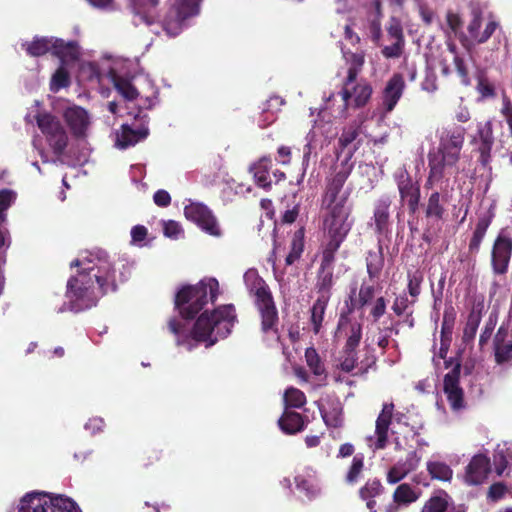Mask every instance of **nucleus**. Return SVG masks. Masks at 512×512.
<instances>
[{"label":"nucleus","mask_w":512,"mask_h":512,"mask_svg":"<svg viewBox=\"0 0 512 512\" xmlns=\"http://www.w3.org/2000/svg\"><path fill=\"white\" fill-rule=\"evenodd\" d=\"M418 457L415 451L408 453L404 462H398L388 474V480H402L418 466Z\"/></svg>","instance_id":"27"},{"label":"nucleus","mask_w":512,"mask_h":512,"mask_svg":"<svg viewBox=\"0 0 512 512\" xmlns=\"http://www.w3.org/2000/svg\"><path fill=\"white\" fill-rule=\"evenodd\" d=\"M219 283L215 278H206L194 286L183 287L176 295L175 306L183 318L190 319L198 314L210 300L219 295Z\"/></svg>","instance_id":"4"},{"label":"nucleus","mask_w":512,"mask_h":512,"mask_svg":"<svg viewBox=\"0 0 512 512\" xmlns=\"http://www.w3.org/2000/svg\"><path fill=\"white\" fill-rule=\"evenodd\" d=\"M480 135L482 139V143L479 147L480 161L483 165H486L489 162L491 146L493 143L491 136V124L489 122L486 123L484 129L480 130Z\"/></svg>","instance_id":"40"},{"label":"nucleus","mask_w":512,"mask_h":512,"mask_svg":"<svg viewBox=\"0 0 512 512\" xmlns=\"http://www.w3.org/2000/svg\"><path fill=\"white\" fill-rule=\"evenodd\" d=\"M447 507L446 495H435L426 502L421 512H445Z\"/></svg>","instance_id":"47"},{"label":"nucleus","mask_w":512,"mask_h":512,"mask_svg":"<svg viewBox=\"0 0 512 512\" xmlns=\"http://www.w3.org/2000/svg\"><path fill=\"white\" fill-rule=\"evenodd\" d=\"M200 0H171V9L164 20L163 28L169 36H177L189 17L199 12Z\"/></svg>","instance_id":"8"},{"label":"nucleus","mask_w":512,"mask_h":512,"mask_svg":"<svg viewBox=\"0 0 512 512\" xmlns=\"http://www.w3.org/2000/svg\"><path fill=\"white\" fill-rule=\"evenodd\" d=\"M419 498V491L412 488L408 483L404 482L399 485L394 494V502L399 505H407L415 502Z\"/></svg>","instance_id":"34"},{"label":"nucleus","mask_w":512,"mask_h":512,"mask_svg":"<svg viewBox=\"0 0 512 512\" xmlns=\"http://www.w3.org/2000/svg\"><path fill=\"white\" fill-rule=\"evenodd\" d=\"M427 469L432 480H451L453 476L452 469L445 463L440 461H430Z\"/></svg>","instance_id":"41"},{"label":"nucleus","mask_w":512,"mask_h":512,"mask_svg":"<svg viewBox=\"0 0 512 512\" xmlns=\"http://www.w3.org/2000/svg\"><path fill=\"white\" fill-rule=\"evenodd\" d=\"M329 297L328 295H320L311 308V323L315 333L320 331Z\"/></svg>","instance_id":"33"},{"label":"nucleus","mask_w":512,"mask_h":512,"mask_svg":"<svg viewBox=\"0 0 512 512\" xmlns=\"http://www.w3.org/2000/svg\"><path fill=\"white\" fill-rule=\"evenodd\" d=\"M37 125L53 152L62 154L68 143V135L60 120L51 114L42 113L37 116Z\"/></svg>","instance_id":"9"},{"label":"nucleus","mask_w":512,"mask_h":512,"mask_svg":"<svg viewBox=\"0 0 512 512\" xmlns=\"http://www.w3.org/2000/svg\"><path fill=\"white\" fill-rule=\"evenodd\" d=\"M153 199H154L155 204L160 207H166L171 202V197H170L169 193L165 190H158L154 194Z\"/></svg>","instance_id":"64"},{"label":"nucleus","mask_w":512,"mask_h":512,"mask_svg":"<svg viewBox=\"0 0 512 512\" xmlns=\"http://www.w3.org/2000/svg\"><path fill=\"white\" fill-rule=\"evenodd\" d=\"M437 78L436 75L432 72L426 74L425 79L423 80L421 87L422 90L427 91L429 93H433L437 90Z\"/></svg>","instance_id":"63"},{"label":"nucleus","mask_w":512,"mask_h":512,"mask_svg":"<svg viewBox=\"0 0 512 512\" xmlns=\"http://www.w3.org/2000/svg\"><path fill=\"white\" fill-rule=\"evenodd\" d=\"M333 254L334 253L328 251L324 252L323 260L321 263L316 283V288L320 295L329 296L330 289L333 285V269L331 267V263L333 261Z\"/></svg>","instance_id":"20"},{"label":"nucleus","mask_w":512,"mask_h":512,"mask_svg":"<svg viewBox=\"0 0 512 512\" xmlns=\"http://www.w3.org/2000/svg\"><path fill=\"white\" fill-rule=\"evenodd\" d=\"M460 364L457 363L444 377V392L451 408L455 411L464 407V393L459 385Z\"/></svg>","instance_id":"14"},{"label":"nucleus","mask_w":512,"mask_h":512,"mask_svg":"<svg viewBox=\"0 0 512 512\" xmlns=\"http://www.w3.org/2000/svg\"><path fill=\"white\" fill-rule=\"evenodd\" d=\"M278 422L280 428L288 434L297 433L304 427L302 416L294 411L286 410Z\"/></svg>","instance_id":"28"},{"label":"nucleus","mask_w":512,"mask_h":512,"mask_svg":"<svg viewBox=\"0 0 512 512\" xmlns=\"http://www.w3.org/2000/svg\"><path fill=\"white\" fill-rule=\"evenodd\" d=\"M408 290L412 297H417L420 293V284L422 277L416 272L408 275Z\"/></svg>","instance_id":"59"},{"label":"nucleus","mask_w":512,"mask_h":512,"mask_svg":"<svg viewBox=\"0 0 512 512\" xmlns=\"http://www.w3.org/2000/svg\"><path fill=\"white\" fill-rule=\"evenodd\" d=\"M382 492L381 482H366V485L360 489V496L362 499L367 500V508L371 512H376V501L372 498L380 496Z\"/></svg>","instance_id":"37"},{"label":"nucleus","mask_w":512,"mask_h":512,"mask_svg":"<svg viewBox=\"0 0 512 512\" xmlns=\"http://www.w3.org/2000/svg\"><path fill=\"white\" fill-rule=\"evenodd\" d=\"M387 32L391 41H404L402 26L397 19L392 18L390 20Z\"/></svg>","instance_id":"53"},{"label":"nucleus","mask_w":512,"mask_h":512,"mask_svg":"<svg viewBox=\"0 0 512 512\" xmlns=\"http://www.w3.org/2000/svg\"><path fill=\"white\" fill-rule=\"evenodd\" d=\"M393 411V403L383 404L382 410L376 419L375 433L367 437V443L370 448L376 450L383 449L386 446Z\"/></svg>","instance_id":"12"},{"label":"nucleus","mask_w":512,"mask_h":512,"mask_svg":"<svg viewBox=\"0 0 512 512\" xmlns=\"http://www.w3.org/2000/svg\"><path fill=\"white\" fill-rule=\"evenodd\" d=\"M243 279L246 288L255 297V303L262 319V330L264 332L275 330L278 314L268 285L255 269L247 270Z\"/></svg>","instance_id":"6"},{"label":"nucleus","mask_w":512,"mask_h":512,"mask_svg":"<svg viewBox=\"0 0 512 512\" xmlns=\"http://www.w3.org/2000/svg\"><path fill=\"white\" fill-rule=\"evenodd\" d=\"M78 267V273L67 282L66 297L69 308L80 312L96 305L98 298L116 289L113 283V269L105 252L89 253L71 262Z\"/></svg>","instance_id":"1"},{"label":"nucleus","mask_w":512,"mask_h":512,"mask_svg":"<svg viewBox=\"0 0 512 512\" xmlns=\"http://www.w3.org/2000/svg\"><path fill=\"white\" fill-rule=\"evenodd\" d=\"M490 223H491V218L488 216H483V217L479 218V220L476 224L473 236L469 243V250L471 253L478 252L480 244L486 234V231H487Z\"/></svg>","instance_id":"35"},{"label":"nucleus","mask_w":512,"mask_h":512,"mask_svg":"<svg viewBox=\"0 0 512 512\" xmlns=\"http://www.w3.org/2000/svg\"><path fill=\"white\" fill-rule=\"evenodd\" d=\"M405 41H392L391 45H387L382 49V54L386 58H397L402 54Z\"/></svg>","instance_id":"56"},{"label":"nucleus","mask_w":512,"mask_h":512,"mask_svg":"<svg viewBox=\"0 0 512 512\" xmlns=\"http://www.w3.org/2000/svg\"><path fill=\"white\" fill-rule=\"evenodd\" d=\"M507 491L508 489L503 482H493V484L489 487L487 498L492 502H497L504 498Z\"/></svg>","instance_id":"51"},{"label":"nucleus","mask_w":512,"mask_h":512,"mask_svg":"<svg viewBox=\"0 0 512 512\" xmlns=\"http://www.w3.org/2000/svg\"><path fill=\"white\" fill-rule=\"evenodd\" d=\"M351 169L345 164H341L335 172L334 176L328 181L326 192L323 198L325 206H333L339 204L343 199L344 205L347 203L346 193H341L343 185L350 175Z\"/></svg>","instance_id":"13"},{"label":"nucleus","mask_w":512,"mask_h":512,"mask_svg":"<svg viewBox=\"0 0 512 512\" xmlns=\"http://www.w3.org/2000/svg\"><path fill=\"white\" fill-rule=\"evenodd\" d=\"M47 500L48 511L50 512H72L78 508L76 503L67 497L57 495L51 496L49 493L44 492Z\"/></svg>","instance_id":"30"},{"label":"nucleus","mask_w":512,"mask_h":512,"mask_svg":"<svg viewBox=\"0 0 512 512\" xmlns=\"http://www.w3.org/2000/svg\"><path fill=\"white\" fill-rule=\"evenodd\" d=\"M512 253V240L506 236L499 235L493 245L491 262L493 271L496 274L507 272Z\"/></svg>","instance_id":"15"},{"label":"nucleus","mask_w":512,"mask_h":512,"mask_svg":"<svg viewBox=\"0 0 512 512\" xmlns=\"http://www.w3.org/2000/svg\"><path fill=\"white\" fill-rule=\"evenodd\" d=\"M236 321L233 305H224L212 313L204 312L197 319L192 330L193 339L206 342V346L214 345L219 338L227 337Z\"/></svg>","instance_id":"3"},{"label":"nucleus","mask_w":512,"mask_h":512,"mask_svg":"<svg viewBox=\"0 0 512 512\" xmlns=\"http://www.w3.org/2000/svg\"><path fill=\"white\" fill-rule=\"evenodd\" d=\"M343 56L346 63L349 65L346 78L356 79L364 65V55L361 53H347L343 51Z\"/></svg>","instance_id":"42"},{"label":"nucleus","mask_w":512,"mask_h":512,"mask_svg":"<svg viewBox=\"0 0 512 512\" xmlns=\"http://www.w3.org/2000/svg\"><path fill=\"white\" fill-rule=\"evenodd\" d=\"M391 203L392 199L387 195L380 197L375 203L373 218L376 231L379 234H382L387 228Z\"/></svg>","instance_id":"25"},{"label":"nucleus","mask_w":512,"mask_h":512,"mask_svg":"<svg viewBox=\"0 0 512 512\" xmlns=\"http://www.w3.org/2000/svg\"><path fill=\"white\" fill-rule=\"evenodd\" d=\"M410 304H412V302L408 300L406 295H400L396 297L392 305V310L396 315L401 316L403 313H405Z\"/></svg>","instance_id":"60"},{"label":"nucleus","mask_w":512,"mask_h":512,"mask_svg":"<svg viewBox=\"0 0 512 512\" xmlns=\"http://www.w3.org/2000/svg\"><path fill=\"white\" fill-rule=\"evenodd\" d=\"M269 166L270 160L262 158L250 167V172L260 187L267 188L270 186V181L268 180Z\"/></svg>","instance_id":"32"},{"label":"nucleus","mask_w":512,"mask_h":512,"mask_svg":"<svg viewBox=\"0 0 512 512\" xmlns=\"http://www.w3.org/2000/svg\"><path fill=\"white\" fill-rule=\"evenodd\" d=\"M63 116L74 136L82 137L86 135L91 121L88 112L84 108L76 105L69 106L64 111Z\"/></svg>","instance_id":"17"},{"label":"nucleus","mask_w":512,"mask_h":512,"mask_svg":"<svg viewBox=\"0 0 512 512\" xmlns=\"http://www.w3.org/2000/svg\"><path fill=\"white\" fill-rule=\"evenodd\" d=\"M339 94L343 101V111H345L350 106H364L372 95V87L366 80L345 78Z\"/></svg>","instance_id":"10"},{"label":"nucleus","mask_w":512,"mask_h":512,"mask_svg":"<svg viewBox=\"0 0 512 512\" xmlns=\"http://www.w3.org/2000/svg\"><path fill=\"white\" fill-rule=\"evenodd\" d=\"M135 14V23L151 25L155 20V9L159 0H130Z\"/></svg>","instance_id":"21"},{"label":"nucleus","mask_w":512,"mask_h":512,"mask_svg":"<svg viewBox=\"0 0 512 512\" xmlns=\"http://www.w3.org/2000/svg\"><path fill=\"white\" fill-rule=\"evenodd\" d=\"M113 83L118 93L126 100L132 101L139 96L137 88L132 84L131 80L122 76L114 75Z\"/></svg>","instance_id":"36"},{"label":"nucleus","mask_w":512,"mask_h":512,"mask_svg":"<svg viewBox=\"0 0 512 512\" xmlns=\"http://www.w3.org/2000/svg\"><path fill=\"white\" fill-rule=\"evenodd\" d=\"M359 135V127L357 125H350L345 128L339 138V145L344 149H348V154L351 155L356 150V145H353V142L357 139Z\"/></svg>","instance_id":"43"},{"label":"nucleus","mask_w":512,"mask_h":512,"mask_svg":"<svg viewBox=\"0 0 512 512\" xmlns=\"http://www.w3.org/2000/svg\"><path fill=\"white\" fill-rule=\"evenodd\" d=\"M367 273L371 279L377 278L384 266L382 247L368 252L366 257Z\"/></svg>","instance_id":"31"},{"label":"nucleus","mask_w":512,"mask_h":512,"mask_svg":"<svg viewBox=\"0 0 512 512\" xmlns=\"http://www.w3.org/2000/svg\"><path fill=\"white\" fill-rule=\"evenodd\" d=\"M284 402L288 407L300 408L306 403V397L301 390L290 387L284 393Z\"/></svg>","instance_id":"45"},{"label":"nucleus","mask_w":512,"mask_h":512,"mask_svg":"<svg viewBox=\"0 0 512 512\" xmlns=\"http://www.w3.org/2000/svg\"><path fill=\"white\" fill-rule=\"evenodd\" d=\"M51 90L56 92L69 85V75L64 65L57 69L51 80Z\"/></svg>","instance_id":"48"},{"label":"nucleus","mask_w":512,"mask_h":512,"mask_svg":"<svg viewBox=\"0 0 512 512\" xmlns=\"http://www.w3.org/2000/svg\"><path fill=\"white\" fill-rule=\"evenodd\" d=\"M485 312V303L483 299L475 300L471 311L468 315L466 325L463 330V341L466 343L471 342L475 336L479 324L481 322L483 313Z\"/></svg>","instance_id":"19"},{"label":"nucleus","mask_w":512,"mask_h":512,"mask_svg":"<svg viewBox=\"0 0 512 512\" xmlns=\"http://www.w3.org/2000/svg\"><path fill=\"white\" fill-rule=\"evenodd\" d=\"M148 133V128L145 126L132 129L128 125H122L121 132L116 135V146L120 149H126L144 140Z\"/></svg>","instance_id":"22"},{"label":"nucleus","mask_w":512,"mask_h":512,"mask_svg":"<svg viewBox=\"0 0 512 512\" xmlns=\"http://www.w3.org/2000/svg\"><path fill=\"white\" fill-rule=\"evenodd\" d=\"M495 360L502 364L512 358V340L508 339V331L502 327L494 338Z\"/></svg>","instance_id":"24"},{"label":"nucleus","mask_w":512,"mask_h":512,"mask_svg":"<svg viewBox=\"0 0 512 512\" xmlns=\"http://www.w3.org/2000/svg\"><path fill=\"white\" fill-rule=\"evenodd\" d=\"M289 489L303 502L312 500L318 492L313 482H294V486L290 484Z\"/></svg>","instance_id":"38"},{"label":"nucleus","mask_w":512,"mask_h":512,"mask_svg":"<svg viewBox=\"0 0 512 512\" xmlns=\"http://www.w3.org/2000/svg\"><path fill=\"white\" fill-rule=\"evenodd\" d=\"M164 234L169 238L179 239L183 235V229L178 222L170 220L164 223Z\"/></svg>","instance_id":"55"},{"label":"nucleus","mask_w":512,"mask_h":512,"mask_svg":"<svg viewBox=\"0 0 512 512\" xmlns=\"http://www.w3.org/2000/svg\"><path fill=\"white\" fill-rule=\"evenodd\" d=\"M305 360L308 367L311 369L314 375L321 376L325 373V368L321 362V359L312 347L307 348L305 351Z\"/></svg>","instance_id":"44"},{"label":"nucleus","mask_w":512,"mask_h":512,"mask_svg":"<svg viewBox=\"0 0 512 512\" xmlns=\"http://www.w3.org/2000/svg\"><path fill=\"white\" fill-rule=\"evenodd\" d=\"M466 129L458 125H448L439 131V147L437 152L428 155L430 173L427 187H433L435 181L443 177L445 167L454 166L464 144Z\"/></svg>","instance_id":"2"},{"label":"nucleus","mask_w":512,"mask_h":512,"mask_svg":"<svg viewBox=\"0 0 512 512\" xmlns=\"http://www.w3.org/2000/svg\"><path fill=\"white\" fill-rule=\"evenodd\" d=\"M356 362V351H347V349H345L344 354L339 359L338 367L342 371L349 373L355 368Z\"/></svg>","instance_id":"50"},{"label":"nucleus","mask_w":512,"mask_h":512,"mask_svg":"<svg viewBox=\"0 0 512 512\" xmlns=\"http://www.w3.org/2000/svg\"><path fill=\"white\" fill-rule=\"evenodd\" d=\"M185 217L196 223L206 233L219 237L221 229L212 211L200 202H190L184 208Z\"/></svg>","instance_id":"11"},{"label":"nucleus","mask_w":512,"mask_h":512,"mask_svg":"<svg viewBox=\"0 0 512 512\" xmlns=\"http://www.w3.org/2000/svg\"><path fill=\"white\" fill-rule=\"evenodd\" d=\"M396 180L401 198L407 201L410 212L415 213L420 201L419 186L412 181L404 169L397 171Z\"/></svg>","instance_id":"16"},{"label":"nucleus","mask_w":512,"mask_h":512,"mask_svg":"<svg viewBox=\"0 0 512 512\" xmlns=\"http://www.w3.org/2000/svg\"><path fill=\"white\" fill-rule=\"evenodd\" d=\"M375 288L373 285L363 283L358 294V302L361 307L368 304L374 296Z\"/></svg>","instance_id":"58"},{"label":"nucleus","mask_w":512,"mask_h":512,"mask_svg":"<svg viewBox=\"0 0 512 512\" xmlns=\"http://www.w3.org/2000/svg\"><path fill=\"white\" fill-rule=\"evenodd\" d=\"M53 43L54 47L52 54L60 59L62 65L74 62L79 58L80 49L76 41L65 42L62 39L56 38Z\"/></svg>","instance_id":"23"},{"label":"nucleus","mask_w":512,"mask_h":512,"mask_svg":"<svg viewBox=\"0 0 512 512\" xmlns=\"http://www.w3.org/2000/svg\"><path fill=\"white\" fill-rule=\"evenodd\" d=\"M405 81L401 74H394L386 83L382 95V108L385 114L390 113L402 97Z\"/></svg>","instance_id":"18"},{"label":"nucleus","mask_w":512,"mask_h":512,"mask_svg":"<svg viewBox=\"0 0 512 512\" xmlns=\"http://www.w3.org/2000/svg\"><path fill=\"white\" fill-rule=\"evenodd\" d=\"M364 463L363 456L357 454L354 456L351 467L347 473V480H355L362 476L361 472L363 471Z\"/></svg>","instance_id":"52"},{"label":"nucleus","mask_w":512,"mask_h":512,"mask_svg":"<svg viewBox=\"0 0 512 512\" xmlns=\"http://www.w3.org/2000/svg\"><path fill=\"white\" fill-rule=\"evenodd\" d=\"M304 250V230L303 228L298 229L294 232L291 241V250L287 255L285 262L287 265H292L298 260Z\"/></svg>","instance_id":"39"},{"label":"nucleus","mask_w":512,"mask_h":512,"mask_svg":"<svg viewBox=\"0 0 512 512\" xmlns=\"http://www.w3.org/2000/svg\"><path fill=\"white\" fill-rule=\"evenodd\" d=\"M338 329L340 331L347 330V342L345 345V349L347 351H355L356 347L359 345L361 336H362V326L357 321H349L347 318H341L338 323Z\"/></svg>","instance_id":"26"},{"label":"nucleus","mask_w":512,"mask_h":512,"mask_svg":"<svg viewBox=\"0 0 512 512\" xmlns=\"http://www.w3.org/2000/svg\"><path fill=\"white\" fill-rule=\"evenodd\" d=\"M482 25V19L479 12H473V19L468 26V32L470 36L476 41V34L480 33V28Z\"/></svg>","instance_id":"62"},{"label":"nucleus","mask_w":512,"mask_h":512,"mask_svg":"<svg viewBox=\"0 0 512 512\" xmlns=\"http://www.w3.org/2000/svg\"><path fill=\"white\" fill-rule=\"evenodd\" d=\"M386 306V300L383 297L377 298L370 312L375 321L385 314Z\"/></svg>","instance_id":"61"},{"label":"nucleus","mask_w":512,"mask_h":512,"mask_svg":"<svg viewBox=\"0 0 512 512\" xmlns=\"http://www.w3.org/2000/svg\"><path fill=\"white\" fill-rule=\"evenodd\" d=\"M512 470V442L498 444L494 454V468L489 458L484 454L472 457L466 468L467 480H485L487 478L509 477Z\"/></svg>","instance_id":"5"},{"label":"nucleus","mask_w":512,"mask_h":512,"mask_svg":"<svg viewBox=\"0 0 512 512\" xmlns=\"http://www.w3.org/2000/svg\"><path fill=\"white\" fill-rule=\"evenodd\" d=\"M343 201L342 199L339 204L326 206L329 214L325 219L324 226L330 237L326 251L331 253L340 247L352 227V221L349 220L351 208L349 205H344Z\"/></svg>","instance_id":"7"},{"label":"nucleus","mask_w":512,"mask_h":512,"mask_svg":"<svg viewBox=\"0 0 512 512\" xmlns=\"http://www.w3.org/2000/svg\"><path fill=\"white\" fill-rule=\"evenodd\" d=\"M56 38L47 37H35L31 43L23 44L27 53L33 57H38L46 54L47 52H53L54 40Z\"/></svg>","instance_id":"29"},{"label":"nucleus","mask_w":512,"mask_h":512,"mask_svg":"<svg viewBox=\"0 0 512 512\" xmlns=\"http://www.w3.org/2000/svg\"><path fill=\"white\" fill-rule=\"evenodd\" d=\"M449 49H450L451 58H452V60H453V62L455 64L457 72L460 75V77L462 78V82L464 84H468L469 83L468 74H467V70H466V68L464 66L463 60L461 58H459L454 53V48H453L452 45H449Z\"/></svg>","instance_id":"57"},{"label":"nucleus","mask_w":512,"mask_h":512,"mask_svg":"<svg viewBox=\"0 0 512 512\" xmlns=\"http://www.w3.org/2000/svg\"><path fill=\"white\" fill-rule=\"evenodd\" d=\"M444 213V208L440 204V194L438 192H434L430 195L427 206H426V216L434 217L436 219H441Z\"/></svg>","instance_id":"46"},{"label":"nucleus","mask_w":512,"mask_h":512,"mask_svg":"<svg viewBox=\"0 0 512 512\" xmlns=\"http://www.w3.org/2000/svg\"><path fill=\"white\" fill-rule=\"evenodd\" d=\"M498 27V22L493 19L492 17L489 18V20L486 23V26L483 31H480L479 34H476V42L478 43H484L486 42L491 35L494 33L496 28Z\"/></svg>","instance_id":"54"},{"label":"nucleus","mask_w":512,"mask_h":512,"mask_svg":"<svg viewBox=\"0 0 512 512\" xmlns=\"http://www.w3.org/2000/svg\"><path fill=\"white\" fill-rule=\"evenodd\" d=\"M16 194L14 191L9 189H4L0 191V223L5 220V211L11 206V204L15 201Z\"/></svg>","instance_id":"49"}]
</instances>
